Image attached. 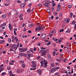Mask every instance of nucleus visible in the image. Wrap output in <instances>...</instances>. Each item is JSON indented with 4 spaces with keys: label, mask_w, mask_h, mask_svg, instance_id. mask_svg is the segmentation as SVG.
Wrapping results in <instances>:
<instances>
[{
    "label": "nucleus",
    "mask_w": 76,
    "mask_h": 76,
    "mask_svg": "<svg viewBox=\"0 0 76 76\" xmlns=\"http://www.w3.org/2000/svg\"><path fill=\"white\" fill-rule=\"evenodd\" d=\"M27 50V48H23L21 50V52H25V51H26Z\"/></svg>",
    "instance_id": "obj_6"
},
{
    "label": "nucleus",
    "mask_w": 76,
    "mask_h": 76,
    "mask_svg": "<svg viewBox=\"0 0 76 76\" xmlns=\"http://www.w3.org/2000/svg\"><path fill=\"white\" fill-rule=\"evenodd\" d=\"M7 69L9 70H10V66H8L7 67Z\"/></svg>",
    "instance_id": "obj_37"
},
{
    "label": "nucleus",
    "mask_w": 76,
    "mask_h": 76,
    "mask_svg": "<svg viewBox=\"0 0 76 76\" xmlns=\"http://www.w3.org/2000/svg\"><path fill=\"white\" fill-rule=\"evenodd\" d=\"M9 27L10 29V30L11 31V30H12V24H11L10 23L9 24Z\"/></svg>",
    "instance_id": "obj_10"
},
{
    "label": "nucleus",
    "mask_w": 76,
    "mask_h": 76,
    "mask_svg": "<svg viewBox=\"0 0 76 76\" xmlns=\"http://www.w3.org/2000/svg\"><path fill=\"white\" fill-rule=\"evenodd\" d=\"M41 65V66L42 67V66L44 65V61H42L40 62Z\"/></svg>",
    "instance_id": "obj_17"
},
{
    "label": "nucleus",
    "mask_w": 76,
    "mask_h": 76,
    "mask_svg": "<svg viewBox=\"0 0 76 76\" xmlns=\"http://www.w3.org/2000/svg\"><path fill=\"white\" fill-rule=\"evenodd\" d=\"M8 41L10 43V42H12V40L9 38L8 39Z\"/></svg>",
    "instance_id": "obj_26"
},
{
    "label": "nucleus",
    "mask_w": 76,
    "mask_h": 76,
    "mask_svg": "<svg viewBox=\"0 0 76 76\" xmlns=\"http://www.w3.org/2000/svg\"><path fill=\"white\" fill-rule=\"evenodd\" d=\"M35 30H36V31H37V30H38V27H37L36 28Z\"/></svg>",
    "instance_id": "obj_56"
},
{
    "label": "nucleus",
    "mask_w": 76,
    "mask_h": 76,
    "mask_svg": "<svg viewBox=\"0 0 76 76\" xmlns=\"http://www.w3.org/2000/svg\"><path fill=\"white\" fill-rule=\"evenodd\" d=\"M14 34L15 35H17V33H16V32L15 31H14Z\"/></svg>",
    "instance_id": "obj_43"
},
{
    "label": "nucleus",
    "mask_w": 76,
    "mask_h": 76,
    "mask_svg": "<svg viewBox=\"0 0 76 76\" xmlns=\"http://www.w3.org/2000/svg\"><path fill=\"white\" fill-rule=\"evenodd\" d=\"M61 8H58L57 9V11H60V10H61Z\"/></svg>",
    "instance_id": "obj_47"
},
{
    "label": "nucleus",
    "mask_w": 76,
    "mask_h": 76,
    "mask_svg": "<svg viewBox=\"0 0 76 76\" xmlns=\"http://www.w3.org/2000/svg\"><path fill=\"white\" fill-rule=\"evenodd\" d=\"M76 23L75 22V21L74 20H73L72 22V25H74L75 23Z\"/></svg>",
    "instance_id": "obj_36"
},
{
    "label": "nucleus",
    "mask_w": 76,
    "mask_h": 76,
    "mask_svg": "<svg viewBox=\"0 0 76 76\" xmlns=\"http://www.w3.org/2000/svg\"><path fill=\"white\" fill-rule=\"evenodd\" d=\"M20 7L21 8H23L25 7V4L23 3H22L20 4Z\"/></svg>",
    "instance_id": "obj_7"
},
{
    "label": "nucleus",
    "mask_w": 76,
    "mask_h": 76,
    "mask_svg": "<svg viewBox=\"0 0 76 76\" xmlns=\"http://www.w3.org/2000/svg\"><path fill=\"white\" fill-rule=\"evenodd\" d=\"M60 7H61V5L60 4H58V8H60Z\"/></svg>",
    "instance_id": "obj_44"
},
{
    "label": "nucleus",
    "mask_w": 76,
    "mask_h": 76,
    "mask_svg": "<svg viewBox=\"0 0 76 76\" xmlns=\"http://www.w3.org/2000/svg\"><path fill=\"white\" fill-rule=\"evenodd\" d=\"M2 76H4V75H5V72H3L2 73Z\"/></svg>",
    "instance_id": "obj_52"
},
{
    "label": "nucleus",
    "mask_w": 76,
    "mask_h": 76,
    "mask_svg": "<svg viewBox=\"0 0 76 76\" xmlns=\"http://www.w3.org/2000/svg\"><path fill=\"white\" fill-rule=\"evenodd\" d=\"M15 45L14 44L12 45L11 46V49H12V50L14 49V48H15Z\"/></svg>",
    "instance_id": "obj_16"
},
{
    "label": "nucleus",
    "mask_w": 76,
    "mask_h": 76,
    "mask_svg": "<svg viewBox=\"0 0 76 76\" xmlns=\"http://www.w3.org/2000/svg\"><path fill=\"white\" fill-rule=\"evenodd\" d=\"M27 12L28 13H30V12H31V9L30 8L28 9L27 10Z\"/></svg>",
    "instance_id": "obj_24"
},
{
    "label": "nucleus",
    "mask_w": 76,
    "mask_h": 76,
    "mask_svg": "<svg viewBox=\"0 0 76 76\" xmlns=\"http://www.w3.org/2000/svg\"><path fill=\"white\" fill-rule=\"evenodd\" d=\"M61 16H62V13H60L59 14V17H61Z\"/></svg>",
    "instance_id": "obj_45"
},
{
    "label": "nucleus",
    "mask_w": 76,
    "mask_h": 76,
    "mask_svg": "<svg viewBox=\"0 0 76 76\" xmlns=\"http://www.w3.org/2000/svg\"><path fill=\"white\" fill-rule=\"evenodd\" d=\"M41 49H43V50H45V49H46V48H43V47H42L41 48H40Z\"/></svg>",
    "instance_id": "obj_54"
},
{
    "label": "nucleus",
    "mask_w": 76,
    "mask_h": 76,
    "mask_svg": "<svg viewBox=\"0 0 76 76\" xmlns=\"http://www.w3.org/2000/svg\"><path fill=\"white\" fill-rule=\"evenodd\" d=\"M31 63H32V64H35V62L34 61H32Z\"/></svg>",
    "instance_id": "obj_41"
},
{
    "label": "nucleus",
    "mask_w": 76,
    "mask_h": 76,
    "mask_svg": "<svg viewBox=\"0 0 76 76\" xmlns=\"http://www.w3.org/2000/svg\"><path fill=\"white\" fill-rule=\"evenodd\" d=\"M23 56L25 57H26L28 56V55L27 54H23Z\"/></svg>",
    "instance_id": "obj_34"
},
{
    "label": "nucleus",
    "mask_w": 76,
    "mask_h": 76,
    "mask_svg": "<svg viewBox=\"0 0 76 76\" xmlns=\"http://www.w3.org/2000/svg\"><path fill=\"white\" fill-rule=\"evenodd\" d=\"M19 18L20 19V20H23V15L21 14L19 16Z\"/></svg>",
    "instance_id": "obj_9"
},
{
    "label": "nucleus",
    "mask_w": 76,
    "mask_h": 76,
    "mask_svg": "<svg viewBox=\"0 0 76 76\" xmlns=\"http://www.w3.org/2000/svg\"><path fill=\"white\" fill-rule=\"evenodd\" d=\"M37 72L39 74V75H41V70L39 69L37 70Z\"/></svg>",
    "instance_id": "obj_11"
},
{
    "label": "nucleus",
    "mask_w": 76,
    "mask_h": 76,
    "mask_svg": "<svg viewBox=\"0 0 76 76\" xmlns=\"http://www.w3.org/2000/svg\"><path fill=\"white\" fill-rule=\"evenodd\" d=\"M46 37V35L45 34H43L41 36L42 39H45V38Z\"/></svg>",
    "instance_id": "obj_8"
},
{
    "label": "nucleus",
    "mask_w": 76,
    "mask_h": 76,
    "mask_svg": "<svg viewBox=\"0 0 76 76\" xmlns=\"http://www.w3.org/2000/svg\"><path fill=\"white\" fill-rule=\"evenodd\" d=\"M13 39H15L16 41H18V39L17 38V37H15Z\"/></svg>",
    "instance_id": "obj_23"
},
{
    "label": "nucleus",
    "mask_w": 76,
    "mask_h": 76,
    "mask_svg": "<svg viewBox=\"0 0 76 76\" xmlns=\"http://www.w3.org/2000/svg\"><path fill=\"white\" fill-rule=\"evenodd\" d=\"M18 31V29H17V28H15L14 29V31H15L16 32V31Z\"/></svg>",
    "instance_id": "obj_30"
},
{
    "label": "nucleus",
    "mask_w": 76,
    "mask_h": 76,
    "mask_svg": "<svg viewBox=\"0 0 76 76\" xmlns=\"http://www.w3.org/2000/svg\"><path fill=\"white\" fill-rule=\"evenodd\" d=\"M22 67L23 68H25V65L24 64H23L22 65Z\"/></svg>",
    "instance_id": "obj_27"
},
{
    "label": "nucleus",
    "mask_w": 76,
    "mask_h": 76,
    "mask_svg": "<svg viewBox=\"0 0 76 76\" xmlns=\"http://www.w3.org/2000/svg\"><path fill=\"white\" fill-rule=\"evenodd\" d=\"M6 23H4L3 24H2L0 26V27L1 28L3 26H6Z\"/></svg>",
    "instance_id": "obj_13"
},
{
    "label": "nucleus",
    "mask_w": 76,
    "mask_h": 76,
    "mask_svg": "<svg viewBox=\"0 0 76 76\" xmlns=\"http://www.w3.org/2000/svg\"><path fill=\"white\" fill-rule=\"evenodd\" d=\"M37 66V65H36V64H33L32 65V66L33 67H34V68H35V67H36V66Z\"/></svg>",
    "instance_id": "obj_20"
},
{
    "label": "nucleus",
    "mask_w": 76,
    "mask_h": 76,
    "mask_svg": "<svg viewBox=\"0 0 76 76\" xmlns=\"http://www.w3.org/2000/svg\"><path fill=\"white\" fill-rule=\"evenodd\" d=\"M10 76H15V75L14 74H11L10 75Z\"/></svg>",
    "instance_id": "obj_57"
},
{
    "label": "nucleus",
    "mask_w": 76,
    "mask_h": 76,
    "mask_svg": "<svg viewBox=\"0 0 76 76\" xmlns=\"http://www.w3.org/2000/svg\"><path fill=\"white\" fill-rule=\"evenodd\" d=\"M75 27H74V28H75V29H76V24H75Z\"/></svg>",
    "instance_id": "obj_63"
},
{
    "label": "nucleus",
    "mask_w": 76,
    "mask_h": 76,
    "mask_svg": "<svg viewBox=\"0 0 76 76\" xmlns=\"http://www.w3.org/2000/svg\"><path fill=\"white\" fill-rule=\"evenodd\" d=\"M19 55L20 56H21V57H22V56H23V53H20Z\"/></svg>",
    "instance_id": "obj_31"
},
{
    "label": "nucleus",
    "mask_w": 76,
    "mask_h": 76,
    "mask_svg": "<svg viewBox=\"0 0 76 76\" xmlns=\"http://www.w3.org/2000/svg\"><path fill=\"white\" fill-rule=\"evenodd\" d=\"M53 47H56V43H53Z\"/></svg>",
    "instance_id": "obj_53"
},
{
    "label": "nucleus",
    "mask_w": 76,
    "mask_h": 76,
    "mask_svg": "<svg viewBox=\"0 0 76 76\" xmlns=\"http://www.w3.org/2000/svg\"><path fill=\"white\" fill-rule=\"evenodd\" d=\"M22 72V71L21 70L19 69H17V73H18V74H19V73H20Z\"/></svg>",
    "instance_id": "obj_5"
},
{
    "label": "nucleus",
    "mask_w": 76,
    "mask_h": 76,
    "mask_svg": "<svg viewBox=\"0 0 76 76\" xmlns=\"http://www.w3.org/2000/svg\"><path fill=\"white\" fill-rule=\"evenodd\" d=\"M8 16H10V15H11V12L8 13Z\"/></svg>",
    "instance_id": "obj_62"
},
{
    "label": "nucleus",
    "mask_w": 76,
    "mask_h": 76,
    "mask_svg": "<svg viewBox=\"0 0 76 76\" xmlns=\"http://www.w3.org/2000/svg\"><path fill=\"white\" fill-rule=\"evenodd\" d=\"M49 4L48 2H46L45 3V7H48V6L49 5Z\"/></svg>",
    "instance_id": "obj_12"
},
{
    "label": "nucleus",
    "mask_w": 76,
    "mask_h": 76,
    "mask_svg": "<svg viewBox=\"0 0 76 76\" xmlns=\"http://www.w3.org/2000/svg\"><path fill=\"white\" fill-rule=\"evenodd\" d=\"M5 42V41H4V40H1L0 41V43L1 44H3V42Z\"/></svg>",
    "instance_id": "obj_21"
},
{
    "label": "nucleus",
    "mask_w": 76,
    "mask_h": 76,
    "mask_svg": "<svg viewBox=\"0 0 76 76\" xmlns=\"http://www.w3.org/2000/svg\"><path fill=\"white\" fill-rule=\"evenodd\" d=\"M59 74V73L56 72L55 74V75H58Z\"/></svg>",
    "instance_id": "obj_51"
},
{
    "label": "nucleus",
    "mask_w": 76,
    "mask_h": 76,
    "mask_svg": "<svg viewBox=\"0 0 76 76\" xmlns=\"http://www.w3.org/2000/svg\"><path fill=\"white\" fill-rule=\"evenodd\" d=\"M51 33H52L53 34H55V33H56V30L54 29L52 31H51Z\"/></svg>",
    "instance_id": "obj_18"
},
{
    "label": "nucleus",
    "mask_w": 76,
    "mask_h": 76,
    "mask_svg": "<svg viewBox=\"0 0 76 76\" xmlns=\"http://www.w3.org/2000/svg\"><path fill=\"white\" fill-rule=\"evenodd\" d=\"M19 62L20 63H24V61H20Z\"/></svg>",
    "instance_id": "obj_38"
},
{
    "label": "nucleus",
    "mask_w": 76,
    "mask_h": 76,
    "mask_svg": "<svg viewBox=\"0 0 76 76\" xmlns=\"http://www.w3.org/2000/svg\"><path fill=\"white\" fill-rule=\"evenodd\" d=\"M51 44V42L49 41V42L48 43H47V45H50V44Z\"/></svg>",
    "instance_id": "obj_35"
},
{
    "label": "nucleus",
    "mask_w": 76,
    "mask_h": 76,
    "mask_svg": "<svg viewBox=\"0 0 76 76\" xmlns=\"http://www.w3.org/2000/svg\"><path fill=\"white\" fill-rule=\"evenodd\" d=\"M47 57L49 59H51V56L50 55V54H48L47 55Z\"/></svg>",
    "instance_id": "obj_14"
},
{
    "label": "nucleus",
    "mask_w": 76,
    "mask_h": 76,
    "mask_svg": "<svg viewBox=\"0 0 76 76\" xmlns=\"http://www.w3.org/2000/svg\"><path fill=\"white\" fill-rule=\"evenodd\" d=\"M33 26V25L32 24H31L29 25V28H31V27H32Z\"/></svg>",
    "instance_id": "obj_25"
},
{
    "label": "nucleus",
    "mask_w": 76,
    "mask_h": 76,
    "mask_svg": "<svg viewBox=\"0 0 76 76\" xmlns=\"http://www.w3.org/2000/svg\"><path fill=\"white\" fill-rule=\"evenodd\" d=\"M5 63H9V61L7 60L5 61Z\"/></svg>",
    "instance_id": "obj_60"
},
{
    "label": "nucleus",
    "mask_w": 76,
    "mask_h": 76,
    "mask_svg": "<svg viewBox=\"0 0 76 76\" xmlns=\"http://www.w3.org/2000/svg\"><path fill=\"white\" fill-rule=\"evenodd\" d=\"M66 32H67L68 33H69V32H70V31L69 30H68L67 31H66Z\"/></svg>",
    "instance_id": "obj_49"
},
{
    "label": "nucleus",
    "mask_w": 76,
    "mask_h": 76,
    "mask_svg": "<svg viewBox=\"0 0 76 76\" xmlns=\"http://www.w3.org/2000/svg\"><path fill=\"white\" fill-rule=\"evenodd\" d=\"M44 26H38V31H40L41 29H43Z\"/></svg>",
    "instance_id": "obj_3"
},
{
    "label": "nucleus",
    "mask_w": 76,
    "mask_h": 76,
    "mask_svg": "<svg viewBox=\"0 0 76 76\" xmlns=\"http://www.w3.org/2000/svg\"><path fill=\"white\" fill-rule=\"evenodd\" d=\"M13 63L12 62H10L9 64L10 65H13Z\"/></svg>",
    "instance_id": "obj_46"
},
{
    "label": "nucleus",
    "mask_w": 76,
    "mask_h": 76,
    "mask_svg": "<svg viewBox=\"0 0 76 76\" xmlns=\"http://www.w3.org/2000/svg\"><path fill=\"white\" fill-rule=\"evenodd\" d=\"M69 43H67V45L66 46L67 49H69V48L70 47L69 46Z\"/></svg>",
    "instance_id": "obj_15"
},
{
    "label": "nucleus",
    "mask_w": 76,
    "mask_h": 76,
    "mask_svg": "<svg viewBox=\"0 0 76 76\" xmlns=\"http://www.w3.org/2000/svg\"><path fill=\"white\" fill-rule=\"evenodd\" d=\"M31 4H28V6H29V7H31Z\"/></svg>",
    "instance_id": "obj_64"
},
{
    "label": "nucleus",
    "mask_w": 76,
    "mask_h": 76,
    "mask_svg": "<svg viewBox=\"0 0 76 76\" xmlns=\"http://www.w3.org/2000/svg\"><path fill=\"white\" fill-rule=\"evenodd\" d=\"M69 18H68L67 21V23H69Z\"/></svg>",
    "instance_id": "obj_55"
},
{
    "label": "nucleus",
    "mask_w": 76,
    "mask_h": 76,
    "mask_svg": "<svg viewBox=\"0 0 76 76\" xmlns=\"http://www.w3.org/2000/svg\"><path fill=\"white\" fill-rule=\"evenodd\" d=\"M51 66L52 67H54V63H52L51 64Z\"/></svg>",
    "instance_id": "obj_40"
},
{
    "label": "nucleus",
    "mask_w": 76,
    "mask_h": 76,
    "mask_svg": "<svg viewBox=\"0 0 76 76\" xmlns=\"http://www.w3.org/2000/svg\"><path fill=\"white\" fill-rule=\"evenodd\" d=\"M4 68L3 67H0V70H1V71H2L3 70Z\"/></svg>",
    "instance_id": "obj_39"
},
{
    "label": "nucleus",
    "mask_w": 76,
    "mask_h": 76,
    "mask_svg": "<svg viewBox=\"0 0 76 76\" xmlns=\"http://www.w3.org/2000/svg\"><path fill=\"white\" fill-rule=\"evenodd\" d=\"M27 55L28 56H30V54H31V52H30L29 51H27Z\"/></svg>",
    "instance_id": "obj_22"
},
{
    "label": "nucleus",
    "mask_w": 76,
    "mask_h": 76,
    "mask_svg": "<svg viewBox=\"0 0 76 76\" xmlns=\"http://www.w3.org/2000/svg\"><path fill=\"white\" fill-rule=\"evenodd\" d=\"M56 60L58 62H60V61H61V59H56Z\"/></svg>",
    "instance_id": "obj_28"
},
{
    "label": "nucleus",
    "mask_w": 76,
    "mask_h": 76,
    "mask_svg": "<svg viewBox=\"0 0 76 76\" xmlns=\"http://www.w3.org/2000/svg\"><path fill=\"white\" fill-rule=\"evenodd\" d=\"M47 12H48V13H50V10L49 9H48L47 10Z\"/></svg>",
    "instance_id": "obj_48"
},
{
    "label": "nucleus",
    "mask_w": 76,
    "mask_h": 76,
    "mask_svg": "<svg viewBox=\"0 0 76 76\" xmlns=\"http://www.w3.org/2000/svg\"><path fill=\"white\" fill-rule=\"evenodd\" d=\"M71 73H73V68H72Z\"/></svg>",
    "instance_id": "obj_50"
},
{
    "label": "nucleus",
    "mask_w": 76,
    "mask_h": 76,
    "mask_svg": "<svg viewBox=\"0 0 76 76\" xmlns=\"http://www.w3.org/2000/svg\"><path fill=\"white\" fill-rule=\"evenodd\" d=\"M61 41H62V40H61L60 39H59L58 40V42L59 44H60V43H61Z\"/></svg>",
    "instance_id": "obj_29"
},
{
    "label": "nucleus",
    "mask_w": 76,
    "mask_h": 76,
    "mask_svg": "<svg viewBox=\"0 0 76 76\" xmlns=\"http://www.w3.org/2000/svg\"><path fill=\"white\" fill-rule=\"evenodd\" d=\"M6 17V15H3L2 16V19L5 18Z\"/></svg>",
    "instance_id": "obj_19"
},
{
    "label": "nucleus",
    "mask_w": 76,
    "mask_h": 76,
    "mask_svg": "<svg viewBox=\"0 0 76 76\" xmlns=\"http://www.w3.org/2000/svg\"><path fill=\"white\" fill-rule=\"evenodd\" d=\"M56 70V68L55 67H53L52 69H51L50 73H51L54 72H55Z\"/></svg>",
    "instance_id": "obj_4"
},
{
    "label": "nucleus",
    "mask_w": 76,
    "mask_h": 76,
    "mask_svg": "<svg viewBox=\"0 0 76 76\" xmlns=\"http://www.w3.org/2000/svg\"><path fill=\"white\" fill-rule=\"evenodd\" d=\"M37 45H38V46H40V45H41V44H40L39 42L38 43Z\"/></svg>",
    "instance_id": "obj_59"
},
{
    "label": "nucleus",
    "mask_w": 76,
    "mask_h": 76,
    "mask_svg": "<svg viewBox=\"0 0 76 76\" xmlns=\"http://www.w3.org/2000/svg\"><path fill=\"white\" fill-rule=\"evenodd\" d=\"M70 18H72V16L73 15V14L71 12L70 13Z\"/></svg>",
    "instance_id": "obj_33"
},
{
    "label": "nucleus",
    "mask_w": 76,
    "mask_h": 76,
    "mask_svg": "<svg viewBox=\"0 0 76 76\" xmlns=\"http://www.w3.org/2000/svg\"><path fill=\"white\" fill-rule=\"evenodd\" d=\"M17 3H21V2H20V1L18 0L17 1Z\"/></svg>",
    "instance_id": "obj_61"
},
{
    "label": "nucleus",
    "mask_w": 76,
    "mask_h": 76,
    "mask_svg": "<svg viewBox=\"0 0 76 76\" xmlns=\"http://www.w3.org/2000/svg\"><path fill=\"white\" fill-rule=\"evenodd\" d=\"M38 6L39 7H41V6H42V5L41 4H39L38 5Z\"/></svg>",
    "instance_id": "obj_58"
},
{
    "label": "nucleus",
    "mask_w": 76,
    "mask_h": 76,
    "mask_svg": "<svg viewBox=\"0 0 76 76\" xmlns=\"http://www.w3.org/2000/svg\"><path fill=\"white\" fill-rule=\"evenodd\" d=\"M53 56H55L56 55V52L55 51L53 52Z\"/></svg>",
    "instance_id": "obj_42"
},
{
    "label": "nucleus",
    "mask_w": 76,
    "mask_h": 76,
    "mask_svg": "<svg viewBox=\"0 0 76 76\" xmlns=\"http://www.w3.org/2000/svg\"><path fill=\"white\" fill-rule=\"evenodd\" d=\"M48 63V62H47L46 60H43V64H44V66L45 67H47Z\"/></svg>",
    "instance_id": "obj_2"
},
{
    "label": "nucleus",
    "mask_w": 76,
    "mask_h": 76,
    "mask_svg": "<svg viewBox=\"0 0 76 76\" xmlns=\"http://www.w3.org/2000/svg\"><path fill=\"white\" fill-rule=\"evenodd\" d=\"M39 53H42V56H45L47 53V51L42 49L40 50Z\"/></svg>",
    "instance_id": "obj_1"
},
{
    "label": "nucleus",
    "mask_w": 76,
    "mask_h": 76,
    "mask_svg": "<svg viewBox=\"0 0 76 76\" xmlns=\"http://www.w3.org/2000/svg\"><path fill=\"white\" fill-rule=\"evenodd\" d=\"M30 57V56H28L27 57V58L28 60H31Z\"/></svg>",
    "instance_id": "obj_32"
}]
</instances>
